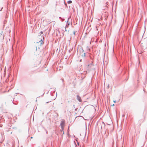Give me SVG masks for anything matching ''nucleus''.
<instances>
[{
    "label": "nucleus",
    "mask_w": 147,
    "mask_h": 147,
    "mask_svg": "<svg viewBox=\"0 0 147 147\" xmlns=\"http://www.w3.org/2000/svg\"><path fill=\"white\" fill-rule=\"evenodd\" d=\"M42 39H43L44 38L41 35H40L37 37L36 41L35 42V46L36 48L37 47L39 48L40 46L43 44V41L42 40Z\"/></svg>",
    "instance_id": "f257e3e1"
},
{
    "label": "nucleus",
    "mask_w": 147,
    "mask_h": 147,
    "mask_svg": "<svg viewBox=\"0 0 147 147\" xmlns=\"http://www.w3.org/2000/svg\"><path fill=\"white\" fill-rule=\"evenodd\" d=\"M112 106H114V104H113V105Z\"/></svg>",
    "instance_id": "0eeeda50"
},
{
    "label": "nucleus",
    "mask_w": 147,
    "mask_h": 147,
    "mask_svg": "<svg viewBox=\"0 0 147 147\" xmlns=\"http://www.w3.org/2000/svg\"><path fill=\"white\" fill-rule=\"evenodd\" d=\"M113 101L114 103H115L116 102V101L115 100H114Z\"/></svg>",
    "instance_id": "423d86ee"
},
{
    "label": "nucleus",
    "mask_w": 147,
    "mask_h": 147,
    "mask_svg": "<svg viewBox=\"0 0 147 147\" xmlns=\"http://www.w3.org/2000/svg\"><path fill=\"white\" fill-rule=\"evenodd\" d=\"M77 99L80 102H81L82 101V100L81 99V97L79 96L78 95L77 96Z\"/></svg>",
    "instance_id": "20e7f679"
},
{
    "label": "nucleus",
    "mask_w": 147,
    "mask_h": 147,
    "mask_svg": "<svg viewBox=\"0 0 147 147\" xmlns=\"http://www.w3.org/2000/svg\"><path fill=\"white\" fill-rule=\"evenodd\" d=\"M64 125V121H62L61 123V131L62 132H63V134H64V132L63 131Z\"/></svg>",
    "instance_id": "7ed1b4c3"
},
{
    "label": "nucleus",
    "mask_w": 147,
    "mask_h": 147,
    "mask_svg": "<svg viewBox=\"0 0 147 147\" xmlns=\"http://www.w3.org/2000/svg\"><path fill=\"white\" fill-rule=\"evenodd\" d=\"M67 25L65 27V30L69 32L70 30L71 25L70 23H68V21L67 22Z\"/></svg>",
    "instance_id": "f03ea898"
},
{
    "label": "nucleus",
    "mask_w": 147,
    "mask_h": 147,
    "mask_svg": "<svg viewBox=\"0 0 147 147\" xmlns=\"http://www.w3.org/2000/svg\"><path fill=\"white\" fill-rule=\"evenodd\" d=\"M31 138H32V137H31Z\"/></svg>",
    "instance_id": "6e6552de"
},
{
    "label": "nucleus",
    "mask_w": 147,
    "mask_h": 147,
    "mask_svg": "<svg viewBox=\"0 0 147 147\" xmlns=\"http://www.w3.org/2000/svg\"><path fill=\"white\" fill-rule=\"evenodd\" d=\"M72 3V1H67V3L68 4L71 3Z\"/></svg>",
    "instance_id": "39448f33"
}]
</instances>
